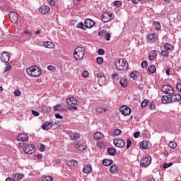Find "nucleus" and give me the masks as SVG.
<instances>
[{"mask_svg":"<svg viewBox=\"0 0 181 181\" xmlns=\"http://www.w3.org/2000/svg\"><path fill=\"white\" fill-rule=\"evenodd\" d=\"M116 69L119 70L120 71H125V70H128V62L124 59H117L115 62Z\"/></svg>","mask_w":181,"mask_h":181,"instance_id":"obj_1","label":"nucleus"},{"mask_svg":"<svg viewBox=\"0 0 181 181\" xmlns=\"http://www.w3.org/2000/svg\"><path fill=\"white\" fill-rule=\"evenodd\" d=\"M26 73L31 77H39L42 74V70L36 66H33L26 69Z\"/></svg>","mask_w":181,"mask_h":181,"instance_id":"obj_2","label":"nucleus"},{"mask_svg":"<svg viewBox=\"0 0 181 181\" xmlns=\"http://www.w3.org/2000/svg\"><path fill=\"white\" fill-rule=\"evenodd\" d=\"M74 56L76 60H82L84 57V49L83 47H78L75 49Z\"/></svg>","mask_w":181,"mask_h":181,"instance_id":"obj_3","label":"nucleus"},{"mask_svg":"<svg viewBox=\"0 0 181 181\" xmlns=\"http://www.w3.org/2000/svg\"><path fill=\"white\" fill-rule=\"evenodd\" d=\"M74 146L76 149H78V151H86V149H87V144L84 142V140L75 141Z\"/></svg>","mask_w":181,"mask_h":181,"instance_id":"obj_4","label":"nucleus"},{"mask_svg":"<svg viewBox=\"0 0 181 181\" xmlns=\"http://www.w3.org/2000/svg\"><path fill=\"white\" fill-rule=\"evenodd\" d=\"M66 104L69 105V107H72L73 110L75 111L77 110V99L74 97H69L66 99Z\"/></svg>","mask_w":181,"mask_h":181,"instance_id":"obj_5","label":"nucleus"},{"mask_svg":"<svg viewBox=\"0 0 181 181\" xmlns=\"http://www.w3.org/2000/svg\"><path fill=\"white\" fill-rule=\"evenodd\" d=\"M119 111L122 114V115H124V117H128V115H131V112H132V110L130 109V107L127 105L121 106L119 107Z\"/></svg>","mask_w":181,"mask_h":181,"instance_id":"obj_6","label":"nucleus"},{"mask_svg":"<svg viewBox=\"0 0 181 181\" xmlns=\"http://www.w3.org/2000/svg\"><path fill=\"white\" fill-rule=\"evenodd\" d=\"M161 91L165 93V94H168L170 95H171V94H175L173 87H172L170 85H164L161 88Z\"/></svg>","mask_w":181,"mask_h":181,"instance_id":"obj_7","label":"nucleus"},{"mask_svg":"<svg viewBox=\"0 0 181 181\" xmlns=\"http://www.w3.org/2000/svg\"><path fill=\"white\" fill-rule=\"evenodd\" d=\"M151 162H152V158L149 155H147L141 160L140 165L143 167L148 166L151 165Z\"/></svg>","mask_w":181,"mask_h":181,"instance_id":"obj_8","label":"nucleus"},{"mask_svg":"<svg viewBox=\"0 0 181 181\" xmlns=\"http://www.w3.org/2000/svg\"><path fill=\"white\" fill-rule=\"evenodd\" d=\"M23 151L27 155H32V153H35V146H33V144L25 145L23 148Z\"/></svg>","mask_w":181,"mask_h":181,"instance_id":"obj_9","label":"nucleus"},{"mask_svg":"<svg viewBox=\"0 0 181 181\" xmlns=\"http://www.w3.org/2000/svg\"><path fill=\"white\" fill-rule=\"evenodd\" d=\"M8 16L12 23H16L19 21L18 14L13 11H9Z\"/></svg>","mask_w":181,"mask_h":181,"instance_id":"obj_10","label":"nucleus"},{"mask_svg":"<svg viewBox=\"0 0 181 181\" xmlns=\"http://www.w3.org/2000/svg\"><path fill=\"white\" fill-rule=\"evenodd\" d=\"M112 16H114V14L110 13V12H106L104 13L102 15V21L103 22L107 23V22H110V21H111L112 19Z\"/></svg>","mask_w":181,"mask_h":181,"instance_id":"obj_11","label":"nucleus"},{"mask_svg":"<svg viewBox=\"0 0 181 181\" xmlns=\"http://www.w3.org/2000/svg\"><path fill=\"white\" fill-rule=\"evenodd\" d=\"M114 145L117 148H124L125 146V141L121 139H116L113 141Z\"/></svg>","mask_w":181,"mask_h":181,"instance_id":"obj_12","label":"nucleus"},{"mask_svg":"<svg viewBox=\"0 0 181 181\" xmlns=\"http://www.w3.org/2000/svg\"><path fill=\"white\" fill-rule=\"evenodd\" d=\"M158 40V35L155 33H151L147 35V42L148 43H155Z\"/></svg>","mask_w":181,"mask_h":181,"instance_id":"obj_13","label":"nucleus"},{"mask_svg":"<svg viewBox=\"0 0 181 181\" xmlns=\"http://www.w3.org/2000/svg\"><path fill=\"white\" fill-rule=\"evenodd\" d=\"M84 25L85 28L87 29H91L95 25L94 21H93L91 18H86L84 21Z\"/></svg>","mask_w":181,"mask_h":181,"instance_id":"obj_14","label":"nucleus"},{"mask_svg":"<svg viewBox=\"0 0 181 181\" xmlns=\"http://www.w3.org/2000/svg\"><path fill=\"white\" fill-rule=\"evenodd\" d=\"M9 59H11V57L8 52H3L0 54V60H1L3 63H8Z\"/></svg>","mask_w":181,"mask_h":181,"instance_id":"obj_15","label":"nucleus"},{"mask_svg":"<svg viewBox=\"0 0 181 181\" xmlns=\"http://www.w3.org/2000/svg\"><path fill=\"white\" fill-rule=\"evenodd\" d=\"M152 146V144L150 141L144 140L140 143L141 149H149Z\"/></svg>","mask_w":181,"mask_h":181,"instance_id":"obj_16","label":"nucleus"},{"mask_svg":"<svg viewBox=\"0 0 181 181\" xmlns=\"http://www.w3.org/2000/svg\"><path fill=\"white\" fill-rule=\"evenodd\" d=\"M39 12L40 13H41L42 15H45V13H49V12H50V7L47 6H41L39 8Z\"/></svg>","mask_w":181,"mask_h":181,"instance_id":"obj_17","label":"nucleus"},{"mask_svg":"<svg viewBox=\"0 0 181 181\" xmlns=\"http://www.w3.org/2000/svg\"><path fill=\"white\" fill-rule=\"evenodd\" d=\"M161 103H163V104H170V103H172V96H171V95H163L161 98Z\"/></svg>","mask_w":181,"mask_h":181,"instance_id":"obj_18","label":"nucleus"},{"mask_svg":"<svg viewBox=\"0 0 181 181\" xmlns=\"http://www.w3.org/2000/svg\"><path fill=\"white\" fill-rule=\"evenodd\" d=\"M17 141H21V142H27V141H29V136L25 134H20L17 136Z\"/></svg>","mask_w":181,"mask_h":181,"instance_id":"obj_19","label":"nucleus"},{"mask_svg":"<svg viewBox=\"0 0 181 181\" xmlns=\"http://www.w3.org/2000/svg\"><path fill=\"white\" fill-rule=\"evenodd\" d=\"M99 36H104L106 40H110V38L111 37V34L110 33H107L105 30H102L98 33Z\"/></svg>","mask_w":181,"mask_h":181,"instance_id":"obj_20","label":"nucleus"},{"mask_svg":"<svg viewBox=\"0 0 181 181\" xmlns=\"http://www.w3.org/2000/svg\"><path fill=\"white\" fill-rule=\"evenodd\" d=\"M53 127V124L50 122H46L45 124H42V129L44 131H49V129H51V128Z\"/></svg>","mask_w":181,"mask_h":181,"instance_id":"obj_21","label":"nucleus"},{"mask_svg":"<svg viewBox=\"0 0 181 181\" xmlns=\"http://www.w3.org/2000/svg\"><path fill=\"white\" fill-rule=\"evenodd\" d=\"M181 100V95L179 93H176L175 95H171V101L172 103H176V101L179 102Z\"/></svg>","mask_w":181,"mask_h":181,"instance_id":"obj_22","label":"nucleus"},{"mask_svg":"<svg viewBox=\"0 0 181 181\" xmlns=\"http://www.w3.org/2000/svg\"><path fill=\"white\" fill-rule=\"evenodd\" d=\"M93 137L95 141H100V139H103V138H104V134L98 132L94 134Z\"/></svg>","mask_w":181,"mask_h":181,"instance_id":"obj_23","label":"nucleus"},{"mask_svg":"<svg viewBox=\"0 0 181 181\" xmlns=\"http://www.w3.org/2000/svg\"><path fill=\"white\" fill-rule=\"evenodd\" d=\"M70 138L71 141H77V139H80V134L78 133H71Z\"/></svg>","mask_w":181,"mask_h":181,"instance_id":"obj_24","label":"nucleus"},{"mask_svg":"<svg viewBox=\"0 0 181 181\" xmlns=\"http://www.w3.org/2000/svg\"><path fill=\"white\" fill-rule=\"evenodd\" d=\"M92 169H93V168H92V167H91V165L88 164V165H85V166L83 167V172L84 173L88 174V173H90V172H91Z\"/></svg>","mask_w":181,"mask_h":181,"instance_id":"obj_25","label":"nucleus"},{"mask_svg":"<svg viewBox=\"0 0 181 181\" xmlns=\"http://www.w3.org/2000/svg\"><path fill=\"white\" fill-rule=\"evenodd\" d=\"M43 45L47 49H53L54 47V44L50 41L44 42Z\"/></svg>","mask_w":181,"mask_h":181,"instance_id":"obj_26","label":"nucleus"},{"mask_svg":"<svg viewBox=\"0 0 181 181\" xmlns=\"http://www.w3.org/2000/svg\"><path fill=\"white\" fill-rule=\"evenodd\" d=\"M158 56V53L156 52V50H153L149 53V59L150 60H155V57Z\"/></svg>","mask_w":181,"mask_h":181,"instance_id":"obj_27","label":"nucleus"},{"mask_svg":"<svg viewBox=\"0 0 181 181\" xmlns=\"http://www.w3.org/2000/svg\"><path fill=\"white\" fill-rule=\"evenodd\" d=\"M164 49L165 50H173L175 49V47H173V45H172V44L170 43H165L164 45Z\"/></svg>","mask_w":181,"mask_h":181,"instance_id":"obj_28","label":"nucleus"},{"mask_svg":"<svg viewBox=\"0 0 181 181\" xmlns=\"http://www.w3.org/2000/svg\"><path fill=\"white\" fill-rule=\"evenodd\" d=\"M110 173H117L118 166L117 165H112L110 168Z\"/></svg>","mask_w":181,"mask_h":181,"instance_id":"obj_29","label":"nucleus"},{"mask_svg":"<svg viewBox=\"0 0 181 181\" xmlns=\"http://www.w3.org/2000/svg\"><path fill=\"white\" fill-rule=\"evenodd\" d=\"M107 153L110 155L111 156H114L115 153H117V151L114 149L112 147H109L107 148Z\"/></svg>","mask_w":181,"mask_h":181,"instance_id":"obj_30","label":"nucleus"},{"mask_svg":"<svg viewBox=\"0 0 181 181\" xmlns=\"http://www.w3.org/2000/svg\"><path fill=\"white\" fill-rule=\"evenodd\" d=\"M148 71L151 74H153V73L156 72V66H155V65H150L148 68Z\"/></svg>","mask_w":181,"mask_h":181,"instance_id":"obj_31","label":"nucleus"},{"mask_svg":"<svg viewBox=\"0 0 181 181\" xmlns=\"http://www.w3.org/2000/svg\"><path fill=\"white\" fill-rule=\"evenodd\" d=\"M104 166H111L112 165V160L105 159L103 161Z\"/></svg>","mask_w":181,"mask_h":181,"instance_id":"obj_32","label":"nucleus"},{"mask_svg":"<svg viewBox=\"0 0 181 181\" xmlns=\"http://www.w3.org/2000/svg\"><path fill=\"white\" fill-rule=\"evenodd\" d=\"M68 166H77L78 163L76 160H71L67 162Z\"/></svg>","mask_w":181,"mask_h":181,"instance_id":"obj_33","label":"nucleus"},{"mask_svg":"<svg viewBox=\"0 0 181 181\" xmlns=\"http://www.w3.org/2000/svg\"><path fill=\"white\" fill-rule=\"evenodd\" d=\"M76 28H77L78 29H82V30H86V25H84V23H83L82 21H81L80 23H78Z\"/></svg>","mask_w":181,"mask_h":181,"instance_id":"obj_34","label":"nucleus"},{"mask_svg":"<svg viewBox=\"0 0 181 181\" xmlns=\"http://www.w3.org/2000/svg\"><path fill=\"white\" fill-rule=\"evenodd\" d=\"M22 177H23V174H21V173L14 174L13 175V178L15 180H21V179H22Z\"/></svg>","mask_w":181,"mask_h":181,"instance_id":"obj_35","label":"nucleus"},{"mask_svg":"<svg viewBox=\"0 0 181 181\" xmlns=\"http://www.w3.org/2000/svg\"><path fill=\"white\" fill-rule=\"evenodd\" d=\"M119 83H120V86H122V87H127V86H128V82L127 81V79H125V78H121L119 80Z\"/></svg>","mask_w":181,"mask_h":181,"instance_id":"obj_36","label":"nucleus"},{"mask_svg":"<svg viewBox=\"0 0 181 181\" xmlns=\"http://www.w3.org/2000/svg\"><path fill=\"white\" fill-rule=\"evenodd\" d=\"M153 25L154 27V28L156 29V30H160V23L158 21H154L153 23Z\"/></svg>","mask_w":181,"mask_h":181,"instance_id":"obj_37","label":"nucleus"},{"mask_svg":"<svg viewBox=\"0 0 181 181\" xmlns=\"http://www.w3.org/2000/svg\"><path fill=\"white\" fill-rule=\"evenodd\" d=\"M96 112L99 114H101V112H107V109L103 107H98L96 109Z\"/></svg>","mask_w":181,"mask_h":181,"instance_id":"obj_38","label":"nucleus"},{"mask_svg":"<svg viewBox=\"0 0 181 181\" xmlns=\"http://www.w3.org/2000/svg\"><path fill=\"white\" fill-rule=\"evenodd\" d=\"M114 6H116V8H121V6H122V2L116 1L114 3Z\"/></svg>","mask_w":181,"mask_h":181,"instance_id":"obj_39","label":"nucleus"},{"mask_svg":"<svg viewBox=\"0 0 181 181\" xmlns=\"http://www.w3.org/2000/svg\"><path fill=\"white\" fill-rule=\"evenodd\" d=\"M169 146L172 148H175L176 146H177V144H176L175 141H170Z\"/></svg>","mask_w":181,"mask_h":181,"instance_id":"obj_40","label":"nucleus"},{"mask_svg":"<svg viewBox=\"0 0 181 181\" xmlns=\"http://www.w3.org/2000/svg\"><path fill=\"white\" fill-rule=\"evenodd\" d=\"M149 110H155L156 108V106H155V102H151V103L148 105Z\"/></svg>","mask_w":181,"mask_h":181,"instance_id":"obj_41","label":"nucleus"},{"mask_svg":"<svg viewBox=\"0 0 181 181\" xmlns=\"http://www.w3.org/2000/svg\"><path fill=\"white\" fill-rule=\"evenodd\" d=\"M96 62L98 64H101L102 63L104 62V59L101 57H99L96 59Z\"/></svg>","mask_w":181,"mask_h":181,"instance_id":"obj_42","label":"nucleus"},{"mask_svg":"<svg viewBox=\"0 0 181 181\" xmlns=\"http://www.w3.org/2000/svg\"><path fill=\"white\" fill-rule=\"evenodd\" d=\"M161 56L164 57H168V56H169V52H168V50H164L161 52Z\"/></svg>","mask_w":181,"mask_h":181,"instance_id":"obj_43","label":"nucleus"},{"mask_svg":"<svg viewBox=\"0 0 181 181\" xmlns=\"http://www.w3.org/2000/svg\"><path fill=\"white\" fill-rule=\"evenodd\" d=\"M173 165V163H164L163 164V168L164 169H168V168H170Z\"/></svg>","mask_w":181,"mask_h":181,"instance_id":"obj_44","label":"nucleus"},{"mask_svg":"<svg viewBox=\"0 0 181 181\" xmlns=\"http://www.w3.org/2000/svg\"><path fill=\"white\" fill-rule=\"evenodd\" d=\"M62 105H56L54 107V111H62Z\"/></svg>","mask_w":181,"mask_h":181,"instance_id":"obj_45","label":"nucleus"},{"mask_svg":"<svg viewBox=\"0 0 181 181\" xmlns=\"http://www.w3.org/2000/svg\"><path fill=\"white\" fill-rule=\"evenodd\" d=\"M53 178L50 176H45V178H43V181H52Z\"/></svg>","mask_w":181,"mask_h":181,"instance_id":"obj_46","label":"nucleus"},{"mask_svg":"<svg viewBox=\"0 0 181 181\" xmlns=\"http://www.w3.org/2000/svg\"><path fill=\"white\" fill-rule=\"evenodd\" d=\"M105 53V51H104L103 49H99L98 50V54H100V56H103Z\"/></svg>","mask_w":181,"mask_h":181,"instance_id":"obj_47","label":"nucleus"},{"mask_svg":"<svg viewBox=\"0 0 181 181\" xmlns=\"http://www.w3.org/2000/svg\"><path fill=\"white\" fill-rule=\"evenodd\" d=\"M121 132H122L121 129H116L115 130V135H116V136L120 135V134H121Z\"/></svg>","mask_w":181,"mask_h":181,"instance_id":"obj_48","label":"nucleus"},{"mask_svg":"<svg viewBox=\"0 0 181 181\" xmlns=\"http://www.w3.org/2000/svg\"><path fill=\"white\" fill-rule=\"evenodd\" d=\"M147 66H148V62H146V61H144V62L141 63V67H142V69L146 68Z\"/></svg>","mask_w":181,"mask_h":181,"instance_id":"obj_49","label":"nucleus"},{"mask_svg":"<svg viewBox=\"0 0 181 181\" xmlns=\"http://www.w3.org/2000/svg\"><path fill=\"white\" fill-rule=\"evenodd\" d=\"M132 144V142H131V140L128 139L127 141V149H129V146Z\"/></svg>","mask_w":181,"mask_h":181,"instance_id":"obj_50","label":"nucleus"},{"mask_svg":"<svg viewBox=\"0 0 181 181\" xmlns=\"http://www.w3.org/2000/svg\"><path fill=\"white\" fill-rule=\"evenodd\" d=\"M32 114H33V115H34L35 117H39V115H40L39 112L35 111V110H33V111H32Z\"/></svg>","mask_w":181,"mask_h":181,"instance_id":"obj_51","label":"nucleus"},{"mask_svg":"<svg viewBox=\"0 0 181 181\" xmlns=\"http://www.w3.org/2000/svg\"><path fill=\"white\" fill-rule=\"evenodd\" d=\"M83 77H84L85 78L88 77V71H83Z\"/></svg>","mask_w":181,"mask_h":181,"instance_id":"obj_52","label":"nucleus"},{"mask_svg":"<svg viewBox=\"0 0 181 181\" xmlns=\"http://www.w3.org/2000/svg\"><path fill=\"white\" fill-rule=\"evenodd\" d=\"M148 105V100H144L141 103V107H146Z\"/></svg>","mask_w":181,"mask_h":181,"instance_id":"obj_53","label":"nucleus"},{"mask_svg":"<svg viewBox=\"0 0 181 181\" xmlns=\"http://www.w3.org/2000/svg\"><path fill=\"white\" fill-rule=\"evenodd\" d=\"M112 78H114V79H115V78L118 79V78H119V75H118L117 74H113L112 75Z\"/></svg>","mask_w":181,"mask_h":181,"instance_id":"obj_54","label":"nucleus"},{"mask_svg":"<svg viewBox=\"0 0 181 181\" xmlns=\"http://www.w3.org/2000/svg\"><path fill=\"white\" fill-rule=\"evenodd\" d=\"M55 118H57L59 119H63V116H61L60 114L57 113V114H55Z\"/></svg>","mask_w":181,"mask_h":181,"instance_id":"obj_55","label":"nucleus"},{"mask_svg":"<svg viewBox=\"0 0 181 181\" xmlns=\"http://www.w3.org/2000/svg\"><path fill=\"white\" fill-rule=\"evenodd\" d=\"M14 95H17V96L21 95V90H16L14 91Z\"/></svg>","mask_w":181,"mask_h":181,"instance_id":"obj_56","label":"nucleus"},{"mask_svg":"<svg viewBox=\"0 0 181 181\" xmlns=\"http://www.w3.org/2000/svg\"><path fill=\"white\" fill-rule=\"evenodd\" d=\"M139 135H141V133L139 132H136L134 134V138H139Z\"/></svg>","mask_w":181,"mask_h":181,"instance_id":"obj_57","label":"nucleus"},{"mask_svg":"<svg viewBox=\"0 0 181 181\" xmlns=\"http://www.w3.org/2000/svg\"><path fill=\"white\" fill-rule=\"evenodd\" d=\"M47 1L51 5V6H54V1H53V0H47Z\"/></svg>","mask_w":181,"mask_h":181,"instance_id":"obj_58","label":"nucleus"},{"mask_svg":"<svg viewBox=\"0 0 181 181\" xmlns=\"http://www.w3.org/2000/svg\"><path fill=\"white\" fill-rule=\"evenodd\" d=\"M176 88L177 90H178V91H181V84L180 83L177 84Z\"/></svg>","mask_w":181,"mask_h":181,"instance_id":"obj_59","label":"nucleus"},{"mask_svg":"<svg viewBox=\"0 0 181 181\" xmlns=\"http://www.w3.org/2000/svg\"><path fill=\"white\" fill-rule=\"evenodd\" d=\"M129 76H130L131 78H134L136 74H135V72H132V73H130Z\"/></svg>","mask_w":181,"mask_h":181,"instance_id":"obj_60","label":"nucleus"},{"mask_svg":"<svg viewBox=\"0 0 181 181\" xmlns=\"http://www.w3.org/2000/svg\"><path fill=\"white\" fill-rule=\"evenodd\" d=\"M9 70H11V66H6V69H5V71H9Z\"/></svg>","mask_w":181,"mask_h":181,"instance_id":"obj_61","label":"nucleus"},{"mask_svg":"<svg viewBox=\"0 0 181 181\" xmlns=\"http://www.w3.org/2000/svg\"><path fill=\"white\" fill-rule=\"evenodd\" d=\"M6 181H15L14 178L8 177L6 179Z\"/></svg>","mask_w":181,"mask_h":181,"instance_id":"obj_62","label":"nucleus"},{"mask_svg":"<svg viewBox=\"0 0 181 181\" xmlns=\"http://www.w3.org/2000/svg\"><path fill=\"white\" fill-rule=\"evenodd\" d=\"M40 149V151H44L45 149H46V147L45 146H41Z\"/></svg>","mask_w":181,"mask_h":181,"instance_id":"obj_63","label":"nucleus"},{"mask_svg":"<svg viewBox=\"0 0 181 181\" xmlns=\"http://www.w3.org/2000/svg\"><path fill=\"white\" fill-rule=\"evenodd\" d=\"M147 181H155V178L153 177H149L148 178V180Z\"/></svg>","mask_w":181,"mask_h":181,"instance_id":"obj_64","label":"nucleus"}]
</instances>
